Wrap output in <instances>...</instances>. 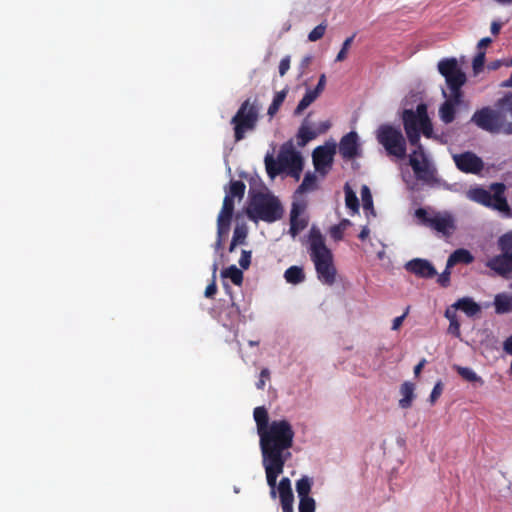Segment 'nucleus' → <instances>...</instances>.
Here are the masks:
<instances>
[{"label":"nucleus","mask_w":512,"mask_h":512,"mask_svg":"<svg viewBox=\"0 0 512 512\" xmlns=\"http://www.w3.org/2000/svg\"><path fill=\"white\" fill-rule=\"evenodd\" d=\"M294 430L285 420H274L263 433H260V447L263 458L286 459L290 456L285 452L293 445Z\"/></svg>","instance_id":"nucleus-1"},{"label":"nucleus","mask_w":512,"mask_h":512,"mask_svg":"<svg viewBox=\"0 0 512 512\" xmlns=\"http://www.w3.org/2000/svg\"><path fill=\"white\" fill-rule=\"evenodd\" d=\"M308 252L313 262L318 280L327 286L336 282L337 269L332 251L327 247L321 231L312 227L308 235Z\"/></svg>","instance_id":"nucleus-2"},{"label":"nucleus","mask_w":512,"mask_h":512,"mask_svg":"<svg viewBox=\"0 0 512 512\" xmlns=\"http://www.w3.org/2000/svg\"><path fill=\"white\" fill-rule=\"evenodd\" d=\"M261 104L257 98L245 99L230 120L235 142L245 139L247 133L256 130L260 119Z\"/></svg>","instance_id":"nucleus-3"},{"label":"nucleus","mask_w":512,"mask_h":512,"mask_svg":"<svg viewBox=\"0 0 512 512\" xmlns=\"http://www.w3.org/2000/svg\"><path fill=\"white\" fill-rule=\"evenodd\" d=\"M246 214L250 220L272 223L282 218L283 207L274 195L258 192L251 196Z\"/></svg>","instance_id":"nucleus-4"},{"label":"nucleus","mask_w":512,"mask_h":512,"mask_svg":"<svg viewBox=\"0 0 512 512\" xmlns=\"http://www.w3.org/2000/svg\"><path fill=\"white\" fill-rule=\"evenodd\" d=\"M418 223L433 230L445 240L450 239L457 229L455 217L448 211L418 208Z\"/></svg>","instance_id":"nucleus-5"},{"label":"nucleus","mask_w":512,"mask_h":512,"mask_svg":"<svg viewBox=\"0 0 512 512\" xmlns=\"http://www.w3.org/2000/svg\"><path fill=\"white\" fill-rule=\"evenodd\" d=\"M376 139L384 147L388 156H394L397 159L406 157V139L400 128L382 124L376 131Z\"/></svg>","instance_id":"nucleus-6"},{"label":"nucleus","mask_w":512,"mask_h":512,"mask_svg":"<svg viewBox=\"0 0 512 512\" xmlns=\"http://www.w3.org/2000/svg\"><path fill=\"white\" fill-rule=\"evenodd\" d=\"M471 122L483 131L491 134H507V119L504 111L489 106L478 109L471 117Z\"/></svg>","instance_id":"nucleus-7"},{"label":"nucleus","mask_w":512,"mask_h":512,"mask_svg":"<svg viewBox=\"0 0 512 512\" xmlns=\"http://www.w3.org/2000/svg\"><path fill=\"white\" fill-rule=\"evenodd\" d=\"M438 72L444 77L449 94L464 96L462 87L467 82V76L454 57L441 59L437 64Z\"/></svg>","instance_id":"nucleus-8"},{"label":"nucleus","mask_w":512,"mask_h":512,"mask_svg":"<svg viewBox=\"0 0 512 512\" xmlns=\"http://www.w3.org/2000/svg\"><path fill=\"white\" fill-rule=\"evenodd\" d=\"M280 161L283 165V172H287L288 175L300 179L303 170V158L299 152H297L291 145L282 146L280 150Z\"/></svg>","instance_id":"nucleus-9"},{"label":"nucleus","mask_w":512,"mask_h":512,"mask_svg":"<svg viewBox=\"0 0 512 512\" xmlns=\"http://www.w3.org/2000/svg\"><path fill=\"white\" fill-rule=\"evenodd\" d=\"M336 153L335 144H326L322 146H318L314 149L312 153V160L315 170L321 175L326 176L328 172L331 170L334 155Z\"/></svg>","instance_id":"nucleus-10"},{"label":"nucleus","mask_w":512,"mask_h":512,"mask_svg":"<svg viewBox=\"0 0 512 512\" xmlns=\"http://www.w3.org/2000/svg\"><path fill=\"white\" fill-rule=\"evenodd\" d=\"M312 486L313 480L308 476H302L296 481V492L299 498V512H315L316 501L310 496Z\"/></svg>","instance_id":"nucleus-11"},{"label":"nucleus","mask_w":512,"mask_h":512,"mask_svg":"<svg viewBox=\"0 0 512 512\" xmlns=\"http://www.w3.org/2000/svg\"><path fill=\"white\" fill-rule=\"evenodd\" d=\"M452 158L457 169L466 174H479L484 168L483 160L471 151L454 154Z\"/></svg>","instance_id":"nucleus-12"},{"label":"nucleus","mask_w":512,"mask_h":512,"mask_svg":"<svg viewBox=\"0 0 512 512\" xmlns=\"http://www.w3.org/2000/svg\"><path fill=\"white\" fill-rule=\"evenodd\" d=\"M402 180L406 186L408 197L411 204H416L415 188H416V150H412L409 154V162L402 164L401 167Z\"/></svg>","instance_id":"nucleus-13"},{"label":"nucleus","mask_w":512,"mask_h":512,"mask_svg":"<svg viewBox=\"0 0 512 512\" xmlns=\"http://www.w3.org/2000/svg\"><path fill=\"white\" fill-rule=\"evenodd\" d=\"M420 134L441 144L447 143L446 136L443 133L437 134L434 132L432 121L427 114V107L422 103L418 104V137Z\"/></svg>","instance_id":"nucleus-14"},{"label":"nucleus","mask_w":512,"mask_h":512,"mask_svg":"<svg viewBox=\"0 0 512 512\" xmlns=\"http://www.w3.org/2000/svg\"><path fill=\"white\" fill-rule=\"evenodd\" d=\"M442 95L445 101L439 108V117L443 123L450 124L455 120L456 107L462 103L464 96L447 94L444 89L442 90Z\"/></svg>","instance_id":"nucleus-15"},{"label":"nucleus","mask_w":512,"mask_h":512,"mask_svg":"<svg viewBox=\"0 0 512 512\" xmlns=\"http://www.w3.org/2000/svg\"><path fill=\"white\" fill-rule=\"evenodd\" d=\"M286 459L263 458V466L266 472L267 483L271 488V497H276V481L278 476L283 472Z\"/></svg>","instance_id":"nucleus-16"},{"label":"nucleus","mask_w":512,"mask_h":512,"mask_svg":"<svg viewBox=\"0 0 512 512\" xmlns=\"http://www.w3.org/2000/svg\"><path fill=\"white\" fill-rule=\"evenodd\" d=\"M339 152L342 158L346 160H352L360 156L359 137L355 131H351L341 138Z\"/></svg>","instance_id":"nucleus-17"},{"label":"nucleus","mask_w":512,"mask_h":512,"mask_svg":"<svg viewBox=\"0 0 512 512\" xmlns=\"http://www.w3.org/2000/svg\"><path fill=\"white\" fill-rule=\"evenodd\" d=\"M486 266L496 274L506 277L512 272V253H502L493 256L486 262Z\"/></svg>","instance_id":"nucleus-18"},{"label":"nucleus","mask_w":512,"mask_h":512,"mask_svg":"<svg viewBox=\"0 0 512 512\" xmlns=\"http://www.w3.org/2000/svg\"><path fill=\"white\" fill-rule=\"evenodd\" d=\"M278 492H279V498L280 503L282 507L283 512H294L293 509V502H294V495L291 488V482L289 478L284 477L280 480L278 485Z\"/></svg>","instance_id":"nucleus-19"},{"label":"nucleus","mask_w":512,"mask_h":512,"mask_svg":"<svg viewBox=\"0 0 512 512\" xmlns=\"http://www.w3.org/2000/svg\"><path fill=\"white\" fill-rule=\"evenodd\" d=\"M233 213L234 200L230 199V196H225L223 199L222 208L217 217V226H219V230L230 228Z\"/></svg>","instance_id":"nucleus-20"},{"label":"nucleus","mask_w":512,"mask_h":512,"mask_svg":"<svg viewBox=\"0 0 512 512\" xmlns=\"http://www.w3.org/2000/svg\"><path fill=\"white\" fill-rule=\"evenodd\" d=\"M493 188L495 191L488 207L493 208L499 212L509 213L510 207L506 197L504 196L505 185L502 183H496L493 185Z\"/></svg>","instance_id":"nucleus-21"},{"label":"nucleus","mask_w":512,"mask_h":512,"mask_svg":"<svg viewBox=\"0 0 512 512\" xmlns=\"http://www.w3.org/2000/svg\"><path fill=\"white\" fill-rule=\"evenodd\" d=\"M404 129L411 145H416V111L405 108L402 115Z\"/></svg>","instance_id":"nucleus-22"},{"label":"nucleus","mask_w":512,"mask_h":512,"mask_svg":"<svg viewBox=\"0 0 512 512\" xmlns=\"http://www.w3.org/2000/svg\"><path fill=\"white\" fill-rule=\"evenodd\" d=\"M303 206L298 203H293L290 213V234L296 236L300 231L306 228L308 222L300 218L299 215L303 210Z\"/></svg>","instance_id":"nucleus-23"},{"label":"nucleus","mask_w":512,"mask_h":512,"mask_svg":"<svg viewBox=\"0 0 512 512\" xmlns=\"http://www.w3.org/2000/svg\"><path fill=\"white\" fill-rule=\"evenodd\" d=\"M474 261L472 253L464 248L456 249L450 254L447 260V268H452L457 264H471Z\"/></svg>","instance_id":"nucleus-24"},{"label":"nucleus","mask_w":512,"mask_h":512,"mask_svg":"<svg viewBox=\"0 0 512 512\" xmlns=\"http://www.w3.org/2000/svg\"><path fill=\"white\" fill-rule=\"evenodd\" d=\"M449 308L455 309V312H457V310H461L469 317H472L481 311L480 306L469 297L458 299L454 304L449 306Z\"/></svg>","instance_id":"nucleus-25"},{"label":"nucleus","mask_w":512,"mask_h":512,"mask_svg":"<svg viewBox=\"0 0 512 512\" xmlns=\"http://www.w3.org/2000/svg\"><path fill=\"white\" fill-rule=\"evenodd\" d=\"M317 136V132L310 127L308 119L305 118L297 133L298 145L303 147Z\"/></svg>","instance_id":"nucleus-26"},{"label":"nucleus","mask_w":512,"mask_h":512,"mask_svg":"<svg viewBox=\"0 0 512 512\" xmlns=\"http://www.w3.org/2000/svg\"><path fill=\"white\" fill-rule=\"evenodd\" d=\"M399 406L403 409L409 408L412 405L414 396V384L411 382H404L400 387Z\"/></svg>","instance_id":"nucleus-27"},{"label":"nucleus","mask_w":512,"mask_h":512,"mask_svg":"<svg viewBox=\"0 0 512 512\" xmlns=\"http://www.w3.org/2000/svg\"><path fill=\"white\" fill-rule=\"evenodd\" d=\"M265 168L268 176L274 179L277 175L283 172V165L280 161V153L278 154L277 160L272 155H266L265 157Z\"/></svg>","instance_id":"nucleus-28"},{"label":"nucleus","mask_w":512,"mask_h":512,"mask_svg":"<svg viewBox=\"0 0 512 512\" xmlns=\"http://www.w3.org/2000/svg\"><path fill=\"white\" fill-rule=\"evenodd\" d=\"M495 312L505 314L512 311V296L505 293L497 294L494 299Z\"/></svg>","instance_id":"nucleus-29"},{"label":"nucleus","mask_w":512,"mask_h":512,"mask_svg":"<svg viewBox=\"0 0 512 512\" xmlns=\"http://www.w3.org/2000/svg\"><path fill=\"white\" fill-rule=\"evenodd\" d=\"M254 420L257 425L258 434L263 433L269 427V416L263 406L256 407L253 412Z\"/></svg>","instance_id":"nucleus-30"},{"label":"nucleus","mask_w":512,"mask_h":512,"mask_svg":"<svg viewBox=\"0 0 512 512\" xmlns=\"http://www.w3.org/2000/svg\"><path fill=\"white\" fill-rule=\"evenodd\" d=\"M445 317L449 320L448 333L459 338L461 335L460 332V322L458 321L457 312L453 308H447L445 310Z\"/></svg>","instance_id":"nucleus-31"},{"label":"nucleus","mask_w":512,"mask_h":512,"mask_svg":"<svg viewBox=\"0 0 512 512\" xmlns=\"http://www.w3.org/2000/svg\"><path fill=\"white\" fill-rule=\"evenodd\" d=\"M285 280L290 284H299L305 280L303 268L299 266H291L284 273Z\"/></svg>","instance_id":"nucleus-32"},{"label":"nucleus","mask_w":512,"mask_h":512,"mask_svg":"<svg viewBox=\"0 0 512 512\" xmlns=\"http://www.w3.org/2000/svg\"><path fill=\"white\" fill-rule=\"evenodd\" d=\"M493 193L484 188H475L470 191V198L486 207L489 206Z\"/></svg>","instance_id":"nucleus-33"},{"label":"nucleus","mask_w":512,"mask_h":512,"mask_svg":"<svg viewBox=\"0 0 512 512\" xmlns=\"http://www.w3.org/2000/svg\"><path fill=\"white\" fill-rule=\"evenodd\" d=\"M287 93H288V89L284 88L283 90L277 92L274 95L272 103L269 105L268 110H267V114L270 116V118L274 117L277 114L281 105L285 101Z\"/></svg>","instance_id":"nucleus-34"},{"label":"nucleus","mask_w":512,"mask_h":512,"mask_svg":"<svg viewBox=\"0 0 512 512\" xmlns=\"http://www.w3.org/2000/svg\"><path fill=\"white\" fill-rule=\"evenodd\" d=\"M317 188V177L314 173L308 172L305 174L302 183L296 190V193L303 194Z\"/></svg>","instance_id":"nucleus-35"},{"label":"nucleus","mask_w":512,"mask_h":512,"mask_svg":"<svg viewBox=\"0 0 512 512\" xmlns=\"http://www.w3.org/2000/svg\"><path fill=\"white\" fill-rule=\"evenodd\" d=\"M222 277L229 278L233 284L240 286L243 282V272L235 265H231L221 272Z\"/></svg>","instance_id":"nucleus-36"},{"label":"nucleus","mask_w":512,"mask_h":512,"mask_svg":"<svg viewBox=\"0 0 512 512\" xmlns=\"http://www.w3.org/2000/svg\"><path fill=\"white\" fill-rule=\"evenodd\" d=\"M317 98L318 96L312 90H307L295 108L294 115H301Z\"/></svg>","instance_id":"nucleus-37"},{"label":"nucleus","mask_w":512,"mask_h":512,"mask_svg":"<svg viewBox=\"0 0 512 512\" xmlns=\"http://www.w3.org/2000/svg\"><path fill=\"white\" fill-rule=\"evenodd\" d=\"M437 275L434 266L425 259L418 258V276L433 278Z\"/></svg>","instance_id":"nucleus-38"},{"label":"nucleus","mask_w":512,"mask_h":512,"mask_svg":"<svg viewBox=\"0 0 512 512\" xmlns=\"http://www.w3.org/2000/svg\"><path fill=\"white\" fill-rule=\"evenodd\" d=\"M246 185L241 180H234L230 183V189L226 192L225 196H230V199L235 197L241 199L244 196Z\"/></svg>","instance_id":"nucleus-39"},{"label":"nucleus","mask_w":512,"mask_h":512,"mask_svg":"<svg viewBox=\"0 0 512 512\" xmlns=\"http://www.w3.org/2000/svg\"><path fill=\"white\" fill-rule=\"evenodd\" d=\"M497 245L502 253H512V231L501 235L497 241Z\"/></svg>","instance_id":"nucleus-40"},{"label":"nucleus","mask_w":512,"mask_h":512,"mask_svg":"<svg viewBox=\"0 0 512 512\" xmlns=\"http://www.w3.org/2000/svg\"><path fill=\"white\" fill-rule=\"evenodd\" d=\"M349 224L348 220H343L339 224L333 225L329 229V235L334 241H340L343 239L344 231L346 226Z\"/></svg>","instance_id":"nucleus-41"},{"label":"nucleus","mask_w":512,"mask_h":512,"mask_svg":"<svg viewBox=\"0 0 512 512\" xmlns=\"http://www.w3.org/2000/svg\"><path fill=\"white\" fill-rule=\"evenodd\" d=\"M457 372L468 382H479L480 384H483L481 377H479L471 368L458 366Z\"/></svg>","instance_id":"nucleus-42"},{"label":"nucleus","mask_w":512,"mask_h":512,"mask_svg":"<svg viewBox=\"0 0 512 512\" xmlns=\"http://www.w3.org/2000/svg\"><path fill=\"white\" fill-rule=\"evenodd\" d=\"M345 203H346V206L349 209H351L353 212H358L359 200H358L356 194L350 189L346 190Z\"/></svg>","instance_id":"nucleus-43"},{"label":"nucleus","mask_w":512,"mask_h":512,"mask_svg":"<svg viewBox=\"0 0 512 512\" xmlns=\"http://www.w3.org/2000/svg\"><path fill=\"white\" fill-rule=\"evenodd\" d=\"M361 196L363 209L366 211L370 210L372 213H374L372 196L367 186H363L361 190Z\"/></svg>","instance_id":"nucleus-44"},{"label":"nucleus","mask_w":512,"mask_h":512,"mask_svg":"<svg viewBox=\"0 0 512 512\" xmlns=\"http://www.w3.org/2000/svg\"><path fill=\"white\" fill-rule=\"evenodd\" d=\"M355 35L356 34L354 33L352 36H350V37L345 39V41L342 44V47H341L340 51L338 52V54L336 56V61L337 62L344 61L347 58L348 50H349L351 44L353 43Z\"/></svg>","instance_id":"nucleus-45"},{"label":"nucleus","mask_w":512,"mask_h":512,"mask_svg":"<svg viewBox=\"0 0 512 512\" xmlns=\"http://www.w3.org/2000/svg\"><path fill=\"white\" fill-rule=\"evenodd\" d=\"M247 228L245 226H236L233 231L232 241L237 244H244L247 238Z\"/></svg>","instance_id":"nucleus-46"},{"label":"nucleus","mask_w":512,"mask_h":512,"mask_svg":"<svg viewBox=\"0 0 512 512\" xmlns=\"http://www.w3.org/2000/svg\"><path fill=\"white\" fill-rule=\"evenodd\" d=\"M326 24L325 23H321L319 25H317L309 34H308V40L311 41V42H316L318 40H320L324 34H325V31H326Z\"/></svg>","instance_id":"nucleus-47"},{"label":"nucleus","mask_w":512,"mask_h":512,"mask_svg":"<svg viewBox=\"0 0 512 512\" xmlns=\"http://www.w3.org/2000/svg\"><path fill=\"white\" fill-rule=\"evenodd\" d=\"M485 63V52L479 51L472 61V67L475 73L480 72L483 69Z\"/></svg>","instance_id":"nucleus-48"},{"label":"nucleus","mask_w":512,"mask_h":512,"mask_svg":"<svg viewBox=\"0 0 512 512\" xmlns=\"http://www.w3.org/2000/svg\"><path fill=\"white\" fill-rule=\"evenodd\" d=\"M451 268H445V270L437 276V283L442 287H448L450 285Z\"/></svg>","instance_id":"nucleus-49"},{"label":"nucleus","mask_w":512,"mask_h":512,"mask_svg":"<svg viewBox=\"0 0 512 512\" xmlns=\"http://www.w3.org/2000/svg\"><path fill=\"white\" fill-rule=\"evenodd\" d=\"M252 252L248 250H242L241 257L239 259V265L242 269H248L251 264Z\"/></svg>","instance_id":"nucleus-50"},{"label":"nucleus","mask_w":512,"mask_h":512,"mask_svg":"<svg viewBox=\"0 0 512 512\" xmlns=\"http://www.w3.org/2000/svg\"><path fill=\"white\" fill-rule=\"evenodd\" d=\"M229 230L230 228L219 230V226H217V240L214 245L216 251H219L223 247L224 237L228 235Z\"/></svg>","instance_id":"nucleus-51"},{"label":"nucleus","mask_w":512,"mask_h":512,"mask_svg":"<svg viewBox=\"0 0 512 512\" xmlns=\"http://www.w3.org/2000/svg\"><path fill=\"white\" fill-rule=\"evenodd\" d=\"M270 378V371L268 368H263L260 372V379L256 382V387L259 390H263L265 387V382Z\"/></svg>","instance_id":"nucleus-52"},{"label":"nucleus","mask_w":512,"mask_h":512,"mask_svg":"<svg viewBox=\"0 0 512 512\" xmlns=\"http://www.w3.org/2000/svg\"><path fill=\"white\" fill-rule=\"evenodd\" d=\"M443 391V385L441 382H437L430 394V403L434 404L437 399L440 397Z\"/></svg>","instance_id":"nucleus-53"},{"label":"nucleus","mask_w":512,"mask_h":512,"mask_svg":"<svg viewBox=\"0 0 512 512\" xmlns=\"http://www.w3.org/2000/svg\"><path fill=\"white\" fill-rule=\"evenodd\" d=\"M290 68V56H285L279 63V74L284 76Z\"/></svg>","instance_id":"nucleus-54"},{"label":"nucleus","mask_w":512,"mask_h":512,"mask_svg":"<svg viewBox=\"0 0 512 512\" xmlns=\"http://www.w3.org/2000/svg\"><path fill=\"white\" fill-rule=\"evenodd\" d=\"M325 84H326V76H325V74H321L316 87L314 89H312V91L319 97L325 88Z\"/></svg>","instance_id":"nucleus-55"},{"label":"nucleus","mask_w":512,"mask_h":512,"mask_svg":"<svg viewBox=\"0 0 512 512\" xmlns=\"http://www.w3.org/2000/svg\"><path fill=\"white\" fill-rule=\"evenodd\" d=\"M217 292L216 279H212V282L205 289V297L212 298Z\"/></svg>","instance_id":"nucleus-56"},{"label":"nucleus","mask_w":512,"mask_h":512,"mask_svg":"<svg viewBox=\"0 0 512 512\" xmlns=\"http://www.w3.org/2000/svg\"><path fill=\"white\" fill-rule=\"evenodd\" d=\"M408 310H409V307H407L406 311L402 315L396 317L393 320V324H392L393 330H397L402 325L403 320H404L405 316L407 315Z\"/></svg>","instance_id":"nucleus-57"},{"label":"nucleus","mask_w":512,"mask_h":512,"mask_svg":"<svg viewBox=\"0 0 512 512\" xmlns=\"http://www.w3.org/2000/svg\"><path fill=\"white\" fill-rule=\"evenodd\" d=\"M331 127V123L329 121H323L319 124L317 130H315L317 132V135L319 134H323L325 133L326 131H328Z\"/></svg>","instance_id":"nucleus-58"},{"label":"nucleus","mask_w":512,"mask_h":512,"mask_svg":"<svg viewBox=\"0 0 512 512\" xmlns=\"http://www.w3.org/2000/svg\"><path fill=\"white\" fill-rule=\"evenodd\" d=\"M491 42L492 40L489 37L482 38L477 45L479 51H482L483 49L488 47L491 44Z\"/></svg>","instance_id":"nucleus-59"},{"label":"nucleus","mask_w":512,"mask_h":512,"mask_svg":"<svg viewBox=\"0 0 512 512\" xmlns=\"http://www.w3.org/2000/svg\"><path fill=\"white\" fill-rule=\"evenodd\" d=\"M501 27H502V24L500 22L493 21L491 23V33L493 35H498L501 30Z\"/></svg>","instance_id":"nucleus-60"},{"label":"nucleus","mask_w":512,"mask_h":512,"mask_svg":"<svg viewBox=\"0 0 512 512\" xmlns=\"http://www.w3.org/2000/svg\"><path fill=\"white\" fill-rule=\"evenodd\" d=\"M504 350L512 355V335L508 337L504 342Z\"/></svg>","instance_id":"nucleus-61"},{"label":"nucleus","mask_w":512,"mask_h":512,"mask_svg":"<svg viewBox=\"0 0 512 512\" xmlns=\"http://www.w3.org/2000/svg\"><path fill=\"white\" fill-rule=\"evenodd\" d=\"M406 269L409 272L416 274V258L411 259L410 261L407 262Z\"/></svg>","instance_id":"nucleus-62"},{"label":"nucleus","mask_w":512,"mask_h":512,"mask_svg":"<svg viewBox=\"0 0 512 512\" xmlns=\"http://www.w3.org/2000/svg\"><path fill=\"white\" fill-rule=\"evenodd\" d=\"M311 61H312V57H311V56H309V55H308V56H305V57L302 59L301 63H300V67H301V69H302V70L306 69V68L310 65Z\"/></svg>","instance_id":"nucleus-63"},{"label":"nucleus","mask_w":512,"mask_h":512,"mask_svg":"<svg viewBox=\"0 0 512 512\" xmlns=\"http://www.w3.org/2000/svg\"><path fill=\"white\" fill-rule=\"evenodd\" d=\"M415 98H416V94L413 91H411L409 93V95L405 98L404 105L407 106L408 104L414 102Z\"/></svg>","instance_id":"nucleus-64"}]
</instances>
